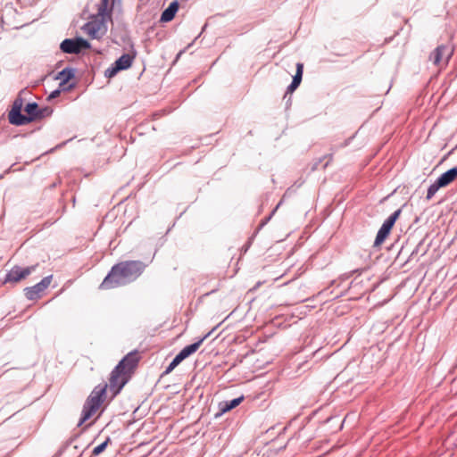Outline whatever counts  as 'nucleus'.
Listing matches in <instances>:
<instances>
[{
  "mask_svg": "<svg viewBox=\"0 0 457 457\" xmlns=\"http://www.w3.org/2000/svg\"><path fill=\"white\" fill-rule=\"evenodd\" d=\"M109 442H110V438L108 437L104 442H103L99 445L96 446L92 451V455L97 456L100 453H102L107 447Z\"/></svg>",
  "mask_w": 457,
  "mask_h": 457,
  "instance_id": "5701e85b",
  "label": "nucleus"
},
{
  "mask_svg": "<svg viewBox=\"0 0 457 457\" xmlns=\"http://www.w3.org/2000/svg\"><path fill=\"white\" fill-rule=\"evenodd\" d=\"M90 46L89 42L82 37L66 38L60 45L61 50L66 54H79L82 49H88Z\"/></svg>",
  "mask_w": 457,
  "mask_h": 457,
  "instance_id": "20e7f679",
  "label": "nucleus"
},
{
  "mask_svg": "<svg viewBox=\"0 0 457 457\" xmlns=\"http://www.w3.org/2000/svg\"><path fill=\"white\" fill-rule=\"evenodd\" d=\"M23 100L18 97L14 100L11 112H9V121L12 125L21 126L29 123V119L21 114Z\"/></svg>",
  "mask_w": 457,
  "mask_h": 457,
  "instance_id": "39448f33",
  "label": "nucleus"
},
{
  "mask_svg": "<svg viewBox=\"0 0 457 457\" xmlns=\"http://www.w3.org/2000/svg\"><path fill=\"white\" fill-rule=\"evenodd\" d=\"M457 178V166L444 172L437 180L443 187L448 186Z\"/></svg>",
  "mask_w": 457,
  "mask_h": 457,
  "instance_id": "4468645a",
  "label": "nucleus"
},
{
  "mask_svg": "<svg viewBox=\"0 0 457 457\" xmlns=\"http://www.w3.org/2000/svg\"><path fill=\"white\" fill-rule=\"evenodd\" d=\"M62 91H64L63 89H61V87H59L57 89L54 90L49 96H48V100H51V99H54L57 96H60L61 92Z\"/></svg>",
  "mask_w": 457,
  "mask_h": 457,
  "instance_id": "bb28decb",
  "label": "nucleus"
},
{
  "mask_svg": "<svg viewBox=\"0 0 457 457\" xmlns=\"http://www.w3.org/2000/svg\"><path fill=\"white\" fill-rule=\"evenodd\" d=\"M52 275L46 276L42 278L40 282L33 287H26L24 289L25 296L29 300H36L40 297L41 293L44 292L51 284Z\"/></svg>",
  "mask_w": 457,
  "mask_h": 457,
  "instance_id": "1a4fd4ad",
  "label": "nucleus"
},
{
  "mask_svg": "<svg viewBox=\"0 0 457 457\" xmlns=\"http://www.w3.org/2000/svg\"><path fill=\"white\" fill-rule=\"evenodd\" d=\"M211 335V332L207 333L205 336H204L202 338H200L198 341H196L194 344L188 345L185 346L179 353L183 357L184 359L187 358L194 353H195L203 342Z\"/></svg>",
  "mask_w": 457,
  "mask_h": 457,
  "instance_id": "f8f14e48",
  "label": "nucleus"
},
{
  "mask_svg": "<svg viewBox=\"0 0 457 457\" xmlns=\"http://www.w3.org/2000/svg\"><path fill=\"white\" fill-rule=\"evenodd\" d=\"M297 87L298 86L294 85V83L291 82V84L287 88V93H293Z\"/></svg>",
  "mask_w": 457,
  "mask_h": 457,
  "instance_id": "cd10ccee",
  "label": "nucleus"
},
{
  "mask_svg": "<svg viewBox=\"0 0 457 457\" xmlns=\"http://www.w3.org/2000/svg\"><path fill=\"white\" fill-rule=\"evenodd\" d=\"M74 76H75V70L71 67H66L62 71L58 72V74L55 77V79L60 80L59 85H60L61 89H63L64 91H68L74 87V84H70L67 86L68 82L72 78H74Z\"/></svg>",
  "mask_w": 457,
  "mask_h": 457,
  "instance_id": "9d476101",
  "label": "nucleus"
},
{
  "mask_svg": "<svg viewBox=\"0 0 457 457\" xmlns=\"http://www.w3.org/2000/svg\"><path fill=\"white\" fill-rule=\"evenodd\" d=\"M390 231L391 230L386 228V227L381 226L377 233L373 246L374 247L379 246L388 237Z\"/></svg>",
  "mask_w": 457,
  "mask_h": 457,
  "instance_id": "f3484780",
  "label": "nucleus"
},
{
  "mask_svg": "<svg viewBox=\"0 0 457 457\" xmlns=\"http://www.w3.org/2000/svg\"><path fill=\"white\" fill-rule=\"evenodd\" d=\"M137 351L129 352L111 371L107 390L111 394V400L115 398L122 390L124 386L130 380L139 362Z\"/></svg>",
  "mask_w": 457,
  "mask_h": 457,
  "instance_id": "f03ea898",
  "label": "nucleus"
},
{
  "mask_svg": "<svg viewBox=\"0 0 457 457\" xmlns=\"http://www.w3.org/2000/svg\"><path fill=\"white\" fill-rule=\"evenodd\" d=\"M120 71V70L118 69L117 65L115 63H113L112 67L108 68L105 71L104 74H105L106 77L112 78Z\"/></svg>",
  "mask_w": 457,
  "mask_h": 457,
  "instance_id": "393cba45",
  "label": "nucleus"
},
{
  "mask_svg": "<svg viewBox=\"0 0 457 457\" xmlns=\"http://www.w3.org/2000/svg\"><path fill=\"white\" fill-rule=\"evenodd\" d=\"M444 187L439 181L436 179L433 184L429 186L427 192V200L432 199V197L436 195L439 188Z\"/></svg>",
  "mask_w": 457,
  "mask_h": 457,
  "instance_id": "412c9836",
  "label": "nucleus"
},
{
  "mask_svg": "<svg viewBox=\"0 0 457 457\" xmlns=\"http://www.w3.org/2000/svg\"><path fill=\"white\" fill-rule=\"evenodd\" d=\"M179 10V3L178 1H173L170 4V5L162 12L161 15V21L168 22L173 20L176 12Z\"/></svg>",
  "mask_w": 457,
  "mask_h": 457,
  "instance_id": "ddd939ff",
  "label": "nucleus"
},
{
  "mask_svg": "<svg viewBox=\"0 0 457 457\" xmlns=\"http://www.w3.org/2000/svg\"><path fill=\"white\" fill-rule=\"evenodd\" d=\"M402 212V210L401 209H398L396 210L395 212H394L382 224L383 227H386V228H388L389 230L392 229V228L394 227L395 221L397 220V219L399 218L400 214Z\"/></svg>",
  "mask_w": 457,
  "mask_h": 457,
  "instance_id": "6ab92c4d",
  "label": "nucleus"
},
{
  "mask_svg": "<svg viewBox=\"0 0 457 457\" xmlns=\"http://www.w3.org/2000/svg\"><path fill=\"white\" fill-rule=\"evenodd\" d=\"M121 7V0H101L97 5V16L102 22L112 21V10L115 5Z\"/></svg>",
  "mask_w": 457,
  "mask_h": 457,
  "instance_id": "423d86ee",
  "label": "nucleus"
},
{
  "mask_svg": "<svg viewBox=\"0 0 457 457\" xmlns=\"http://www.w3.org/2000/svg\"><path fill=\"white\" fill-rule=\"evenodd\" d=\"M244 400V396H240L237 398H235L231 401L224 402L223 404L220 407L221 412L228 411L234 408H236L237 405L241 403V402Z\"/></svg>",
  "mask_w": 457,
  "mask_h": 457,
  "instance_id": "a211bd4d",
  "label": "nucleus"
},
{
  "mask_svg": "<svg viewBox=\"0 0 457 457\" xmlns=\"http://www.w3.org/2000/svg\"><path fill=\"white\" fill-rule=\"evenodd\" d=\"M453 54V48L451 46L440 45L429 55V60L436 66L442 62L447 64Z\"/></svg>",
  "mask_w": 457,
  "mask_h": 457,
  "instance_id": "0eeeda50",
  "label": "nucleus"
},
{
  "mask_svg": "<svg viewBox=\"0 0 457 457\" xmlns=\"http://www.w3.org/2000/svg\"><path fill=\"white\" fill-rule=\"evenodd\" d=\"M145 268L146 264L139 260L120 262L111 268L98 288L109 290L129 285L136 281Z\"/></svg>",
  "mask_w": 457,
  "mask_h": 457,
  "instance_id": "f257e3e1",
  "label": "nucleus"
},
{
  "mask_svg": "<svg viewBox=\"0 0 457 457\" xmlns=\"http://www.w3.org/2000/svg\"><path fill=\"white\" fill-rule=\"evenodd\" d=\"M106 397L107 383H102L94 387L84 403L81 417L78 423L79 427L84 424L98 411V409L105 401Z\"/></svg>",
  "mask_w": 457,
  "mask_h": 457,
  "instance_id": "7ed1b4c3",
  "label": "nucleus"
},
{
  "mask_svg": "<svg viewBox=\"0 0 457 457\" xmlns=\"http://www.w3.org/2000/svg\"><path fill=\"white\" fill-rule=\"evenodd\" d=\"M134 56L129 54H123L120 58L115 61V64L120 71L129 69L133 62Z\"/></svg>",
  "mask_w": 457,
  "mask_h": 457,
  "instance_id": "2eb2a0df",
  "label": "nucleus"
},
{
  "mask_svg": "<svg viewBox=\"0 0 457 457\" xmlns=\"http://www.w3.org/2000/svg\"><path fill=\"white\" fill-rule=\"evenodd\" d=\"M328 162H329V161H328V162L324 164V168L328 166Z\"/></svg>",
  "mask_w": 457,
  "mask_h": 457,
  "instance_id": "c85d7f7f",
  "label": "nucleus"
},
{
  "mask_svg": "<svg viewBox=\"0 0 457 457\" xmlns=\"http://www.w3.org/2000/svg\"><path fill=\"white\" fill-rule=\"evenodd\" d=\"M53 112H54L53 108L48 107V106L43 107V108L38 107L37 119L49 117L52 115Z\"/></svg>",
  "mask_w": 457,
  "mask_h": 457,
  "instance_id": "b1692460",
  "label": "nucleus"
},
{
  "mask_svg": "<svg viewBox=\"0 0 457 457\" xmlns=\"http://www.w3.org/2000/svg\"><path fill=\"white\" fill-rule=\"evenodd\" d=\"M183 360H185L179 353H178L169 366L166 368L164 373L168 374L171 372Z\"/></svg>",
  "mask_w": 457,
  "mask_h": 457,
  "instance_id": "4be33fe9",
  "label": "nucleus"
},
{
  "mask_svg": "<svg viewBox=\"0 0 457 457\" xmlns=\"http://www.w3.org/2000/svg\"><path fill=\"white\" fill-rule=\"evenodd\" d=\"M37 268V265L21 268L18 265L12 267L10 271L6 274L4 282V283H16L21 279L26 278L30 275Z\"/></svg>",
  "mask_w": 457,
  "mask_h": 457,
  "instance_id": "6e6552de",
  "label": "nucleus"
},
{
  "mask_svg": "<svg viewBox=\"0 0 457 457\" xmlns=\"http://www.w3.org/2000/svg\"><path fill=\"white\" fill-rule=\"evenodd\" d=\"M303 64L301 62L296 63V71L295 76L293 77L292 82L294 85H296L299 87L302 78H303Z\"/></svg>",
  "mask_w": 457,
  "mask_h": 457,
  "instance_id": "aec40b11",
  "label": "nucleus"
},
{
  "mask_svg": "<svg viewBox=\"0 0 457 457\" xmlns=\"http://www.w3.org/2000/svg\"><path fill=\"white\" fill-rule=\"evenodd\" d=\"M25 112H27V119H29V122L37 120L38 105L37 103H29L25 106Z\"/></svg>",
  "mask_w": 457,
  "mask_h": 457,
  "instance_id": "dca6fc26",
  "label": "nucleus"
},
{
  "mask_svg": "<svg viewBox=\"0 0 457 457\" xmlns=\"http://www.w3.org/2000/svg\"><path fill=\"white\" fill-rule=\"evenodd\" d=\"M105 22L100 21H88L84 26L85 32L92 38H99L105 32V29L102 30V27Z\"/></svg>",
  "mask_w": 457,
  "mask_h": 457,
  "instance_id": "9b49d317",
  "label": "nucleus"
},
{
  "mask_svg": "<svg viewBox=\"0 0 457 457\" xmlns=\"http://www.w3.org/2000/svg\"><path fill=\"white\" fill-rule=\"evenodd\" d=\"M281 202L276 206V208L272 211V212L270 214L269 217L265 218L263 220H262V222L260 223L259 225V228L258 229H261L263 226H265L267 224V222L270 220L271 216L273 215V213L276 212V210L279 207Z\"/></svg>",
  "mask_w": 457,
  "mask_h": 457,
  "instance_id": "a878e982",
  "label": "nucleus"
}]
</instances>
